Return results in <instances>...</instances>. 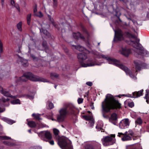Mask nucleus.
<instances>
[{"label":"nucleus","mask_w":149,"mask_h":149,"mask_svg":"<svg viewBox=\"0 0 149 149\" xmlns=\"http://www.w3.org/2000/svg\"><path fill=\"white\" fill-rule=\"evenodd\" d=\"M83 101V99L81 98H79L77 100L78 103L79 104L82 103Z\"/></svg>","instance_id":"nucleus-45"},{"label":"nucleus","mask_w":149,"mask_h":149,"mask_svg":"<svg viewBox=\"0 0 149 149\" xmlns=\"http://www.w3.org/2000/svg\"><path fill=\"white\" fill-rule=\"evenodd\" d=\"M32 116L36 119L38 120L41 119V118H40V114H36L33 113L32 114Z\"/></svg>","instance_id":"nucleus-31"},{"label":"nucleus","mask_w":149,"mask_h":149,"mask_svg":"<svg viewBox=\"0 0 149 149\" xmlns=\"http://www.w3.org/2000/svg\"><path fill=\"white\" fill-rule=\"evenodd\" d=\"M146 128L148 130V132H149V124H148L146 126Z\"/></svg>","instance_id":"nucleus-55"},{"label":"nucleus","mask_w":149,"mask_h":149,"mask_svg":"<svg viewBox=\"0 0 149 149\" xmlns=\"http://www.w3.org/2000/svg\"><path fill=\"white\" fill-rule=\"evenodd\" d=\"M103 116L104 117V118H108L107 116L105 115L104 113H103Z\"/></svg>","instance_id":"nucleus-52"},{"label":"nucleus","mask_w":149,"mask_h":149,"mask_svg":"<svg viewBox=\"0 0 149 149\" xmlns=\"http://www.w3.org/2000/svg\"><path fill=\"white\" fill-rule=\"evenodd\" d=\"M57 86L55 85V88H56Z\"/></svg>","instance_id":"nucleus-63"},{"label":"nucleus","mask_w":149,"mask_h":149,"mask_svg":"<svg viewBox=\"0 0 149 149\" xmlns=\"http://www.w3.org/2000/svg\"><path fill=\"white\" fill-rule=\"evenodd\" d=\"M58 144L62 149H73L71 142L65 137H61L58 141Z\"/></svg>","instance_id":"nucleus-7"},{"label":"nucleus","mask_w":149,"mask_h":149,"mask_svg":"<svg viewBox=\"0 0 149 149\" xmlns=\"http://www.w3.org/2000/svg\"><path fill=\"white\" fill-rule=\"evenodd\" d=\"M22 22L21 21L18 23L17 25V29L20 31H22Z\"/></svg>","instance_id":"nucleus-29"},{"label":"nucleus","mask_w":149,"mask_h":149,"mask_svg":"<svg viewBox=\"0 0 149 149\" xmlns=\"http://www.w3.org/2000/svg\"><path fill=\"white\" fill-rule=\"evenodd\" d=\"M3 44L0 40V54L2 53L3 52Z\"/></svg>","instance_id":"nucleus-35"},{"label":"nucleus","mask_w":149,"mask_h":149,"mask_svg":"<svg viewBox=\"0 0 149 149\" xmlns=\"http://www.w3.org/2000/svg\"><path fill=\"white\" fill-rule=\"evenodd\" d=\"M80 38L83 40L84 39V36H82L81 34L80 36Z\"/></svg>","instance_id":"nucleus-54"},{"label":"nucleus","mask_w":149,"mask_h":149,"mask_svg":"<svg viewBox=\"0 0 149 149\" xmlns=\"http://www.w3.org/2000/svg\"><path fill=\"white\" fill-rule=\"evenodd\" d=\"M24 62H22V65L26 67L28 65V61L26 60H24Z\"/></svg>","instance_id":"nucleus-39"},{"label":"nucleus","mask_w":149,"mask_h":149,"mask_svg":"<svg viewBox=\"0 0 149 149\" xmlns=\"http://www.w3.org/2000/svg\"><path fill=\"white\" fill-rule=\"evenodd\" d=\"M127 134H128L130 135L131 137L134 135V133L131 130H129L128 132L127 131Z\"/></svg>","instance_id":"nucleus-38"},{"label":"nucleus","mask_w":149,"mask_h":149,"mask_svg":"<svg viewBox=\"0 0 149 149\" xmlns=\"http://www.w3.org/2000/svg\"><path fill=\"white\" fill-rule=\"evenodd\" d=\"M31 57L32 58H33V59H36V58L35 56L32 54V55H31Z\"/></svg>","instance_id":"nucleus-53"},{"label":"nucleus","mask_w":149,"mask_h":149,"mask_svg":"<svg viewBox=\"0 0 149 149\" xmlns=\"http://www.w3.org/2000/svg\"><path fill=\"white\" fill-rule=\"evenodd\" d=\"M115 35L113 41H120L123 40L124 33L120 29L115 30Z\"/></svg>","instance_id":"nucleus-10"},{"label":"nucleus","mask_w":149,"mask_h":149,"mask_svg":"<svg viewBox=\"0 0 149 149\" xmlns=\"http://www.w3.org/2000/svg\"><path fill=\"white\" fill-rule=\"evenodd\" d=\"M49 143L51 145H53L54 144V142L53 140H49L48 141Z\"/></svg>","instance_id":"nucleus-51"},{"label":"nucleus","mask_w":149,"mask_h":149,"mask_svg":"<svg viewBox=\"0 0 149 149\" xmlns=\"http://www.w3.org/2000/svg\"><path fill=\"white\" fill-rule=\"evenodd\" d=\"M34 15L39 17H42L43 16V15L41 12H39L38 13L35 14Z\"/></svg>","instance_id":"nucleus-36"},{"label":"nucleus","mask_w":149,"mask_h":149,"mask_svg":"<svg viewBox=\"0 0 149 149\" xmlns=\"http://www.w3.org/2000/svg\"><path fill=\"white\" fill-rule=\"evenodd\" d=\"M31 14H28L27 15L26 20L27 23L29 25H30L31 22Z\"/></svg>","instance_id":"nucleus-28"},{"label":"nucleus","mask_w":149,"mask_h":149,"mask_svg":"<svg viewBox=\"0 0 149 149\" xmlns=\"http://www.w3.org/2000/svg\"><path fill=\"white\" fill-rule=\"evenodd\" d=\"M48 17L49 19V20L51 22L52 24L54 25V26L56 28L58 29H59V28H58V25L56 24V23L54 22V19L53 18H52L51 15H48Z\"/></svg>","instance_id":"nucleus-26"},{"label":"nucleus","mask_w":149,"mask_h":149,"mask_svg":"<svg viewBox=\"0 0 149 149\" xmlns=\"http://www.w3.org/2000/svg\"><path fill=\"white\" fill-rule=\"evenodd\" d=\"M76 110L74 106L71 104H67L64 107L62 108L59 111V114L57 117L59 122L63 121L67 115H74Z\"/></svg>","instance_id":"nucleus-3"},{"label":"nucleus","mask_w":149,"mask_h":149,"mask_svg":"<svg viewBox=\"0 0 149 149\" xmlns=\"http://www.w3.org/2000/svg\"><path fill=\"white\" fill-rule=\"evenodd\" d=\"M40 31L41 33H43L47 37L49 38L50 37V33L47 30L41 28L40 29Z\"/></svg>","instance_id":"nucleus-22"},{"label":"nucleus","mask_w":149,"mask_h":149,"mask_svg":"<svg viewBox=\"0 0 149 149\" xmlns=\"http://www.w3.org/2000/svg\"><path fill=\"white\" fill-rule=\"evenodd\" d=\"M49 107L50 109H52L54 107V104L50 102L49 104Z\"/></svg>","instance_id":"nucleus-49"},{"label":"nucleus","mask_w":149,"mask_h":149,"mask_svg":"<svg viewBox=\"0 0 149 149\" xmlns=\"http://www.w3.org/2000/svg\"><path fill=\"white\" fill-rule=\"evenodd\" d=\"M88 95V92L86 93V95H84V97H87Z\"/></svg>","instance_id":"nucleus-57"},{"label":"nucleus","mask_w":149,"mask_h":149,"mask_svg":"<svg viewBox=\"0 0 149 149\" xmlns=\"http://www.w3.org/2000/svg\"><path fill=\"white\" fill-rule=\"evenodd\" d=\"M102 107L103 111L109 112L111 109H120L121 108V104L118 100L114 98L113 95L108 94L102 103Z\"/></svg>","instance_id":"nucleus-1"},{"label":"nucleus","mask_w":149,"mask_h":149,"mask_svg":"<svg viewBox=\"0 0 149 149\" xmlns=\"http://www.w3.org/2000/svg\"><path fill=\"white\" fill-rule=\"evenodd\" d=\"M10 3L13 8H15L19 12H20V10L19 4L16 3L14 0H10Z\"/></svg>","instance_id":"nucleus-18"},{"label":"nucleus","mask_w":149,"mask_h":149,"mask_svg":"<svg viewBox=\"0 0 149 149\" xmlns=\"http://www.w3.org/2000/svg\"><path fill=\"white\" fill-rule=\"evenodd\" d=\"M118 136L121 137L122 140L123 141H130L132 139L131 136L127 134V131L125 132L124 134L121 132H119Z\"/></svg>","instance_id":"nucleus-12"},{"label":"nucleus","mask_w":149,"mask_h":149,"mask_svg":"<svg viewBox=\"0 0 149 149\" xmlns=\"http://www.w3.org/2000/svg\"><path fill=\"white\" fill-rule=\"evenodd\" d=\"M128 106L129 107L132 108L134 106V104L133 102H128Z\"/></svg>","instance_id":"nucleus-43"},{"label":"nucleus","mask_w":149,"mask_h":149,"mask_svg":"<svg viewBox=\"0 0 149 149\" xmlns=\"http://www.w3.org/2000/svg\"><path fill=\"white\" fill-rule=\"evenodd\" d=\"M28 125L31 127H35L36 126V123L33 121H30L28 123Z\"/></svg>","instance_id":"nucleus-25"},{"label":"nucleus","mask_w":149,"mask_h":149,"mask_svg":"<svg viewBox=\"0 0 149 149\" xmlns=\"http://www.w3.org/2000/svg\"><path fill=\"white\" fill-rule=\"evenodd\" d=\"M130 123L128 118L122 120L119 123V127L121 129L127 128L129 125Z\"/></svg>","instance_id":"nucleus-13"},{"label":"nucleus","mask_w":149,"mask_h":149,"mask_svg":"<svg viewBox=\"0 0 149 149\" xmlns=\"http://www.w3.org/2000/svg\"><path fill=\"white\" fill-rule=\"evenodd\" d=\"M131 148L132 149H142L140 143H136L132 145Z\"/></svg>","instance_id":"nucleus-24"},{"label":"nucleus","mask_w":149,"mask_h":149,"mask_svg":"<svg viewBox=\"0 0 149 149\" xmlns=\"http://www.w3.org/2000/svg\"><path fill=\"white\" fill-rule=\"evenodd\" d=\"M124 35L127 37L132 38L135 40V41L130 40V42H131L132 45L136 49V56L137 54L138 55L145 56L147 57L149 56V52L144 49L143 47L139 43V39L136 36L128 32H125L124 33Z\"/></svg>","instance_id":"nucleus-2"},{"label":"nucleus","mask_w":149,"mask_h":149,"mask_svg":"<svg viewBox=\"0 0 149 149\" xmlns=\"http://www.w3.org/2000/svg\"><path fill=\"white\" fill-rule=\"evenodd\" d=\"M7 122L8 123L10 124H12L15 122L13 120L10 119L7 120Z\"/></svg>","instance_id":"nucleus-46"},{"label":"nucleus","mask_w":149,"mask_h":149,"mask_svg":"<svg viewBox=\"0 0 149 149\" xmlns=\"http://www.w3.org/2000/svg\"><path fill=\"white\" fill-rule=\"evenodd\" d=\"M72 46L74 47L76 49L79 51L83 52V53L87 52V50L82 46L80 45L77 46L73 45H72Z\"/></svg>","instance_id":"nucleus-20"},{"label":"nucleus","mask_w":149,"mask_h":149,"mask_svg":"<svg viewBox=\"0 0 149 149\" xmlns=\"http://www.w3.org/2000/svg\"><path fill=\"white\" fill-rule=\"evenodd\" d=\"M143 123V120L140 117H137L135 121L136 125H141Z\"/></svg>","instance_id":"nucleus-23"},{"label":"nucleus","mask_w":149,"mask_h":149,"mask_svg":"<svg viewBox=\"0 0 149 149\" xmlns=\"http://www.w3.org/2000/svg\"><path fill=\"white\" fill-rule=\"evenodd\" d=\"M119 52L122 55L126 57L128 56L129 54L131 53V50L126 48H122Z\"/></svg>","instance_id":"nucleus-16"},{"label":"nucleus","mask_w":149,"mask_h":149,"mask_svg":"<svg viewBox=\"0 0 149 149\" xmlns=\"http://www.w3.org/2000/svg\"><path fill=\"white\" fill-rule=\"evenodd\" d=\"M88 113H90V112H90V111H88Z\"/></svg>","instance_id":"nucleus-64"},{"label":"nucleus","mask_w":149,"mask_h":149,"mask_svg":"<svg viewBox=\"0 0 149 149\" xmlns=\"http://www.w3.org/2000/svg\"><path fill=\"white\" fill-rule=\"evenodd\" d=\"M42 45L43 47L45 49L48 48V47L47 45V42L46 41L44 40L42 42Z\"/></svg>","instance_id":"nucleus-37"},{"label":"nucleus","mask_w":149,"mask_h":149,"mask_svg":"<svg viewBox=\"0 0 149 149\" xmlns=\"http://www.w3.org/2000/svg\"><path fill=\"white\" fill-rule=\"evenodd\" d=\"M143 90H141L138 91L134 92L132 93V95L131 94L125 95L122 94L120 95L121 96L127 97H128L134 98H137L142 96L143 95Z\"/></svg>","instance_id":"nucleus-11"},{"label":"nucleus","mask_w":149,"mask_h":149,"mask_svg":"<svg viewBox=\"0 0 149 149\" xmlns=\"http://www.w3.org/2000/svg\"><path fill=\"white\" fill-rule=\"evenodd\" d=\"M3 110L1 107H0V112H2L3 111Z\"/></svg>","instance_id":"nucleus-58"},{"label":"nucleus","mask_w":149,"mask_h":149,"mask_svg":"<svg viewBox=\"0 0 149 149\" xmlns=\"http://www.w3.org/2000/svg\"><path fill=\"white\" fill-rule=\"evenodd\" d=\"M37 134L41 139L46 142L51 140L52 138V134L48 130L42 131Z\"/></svg>","instance_id":"nucleus-9"},{"label":"nucleus","mask_w":149,"mask_h":149,"mask_svg":"<svg viewBox=\"0 0 149 149\" xmlns=\"http://www.w3.org/2000/svg\"><path fill=\"white\" fill-rule=\"evenodd\" d=\"M53 131L54 134L56 136L58 135L59 132V131L56 128H54L53 129Z\"/></svg>","instance_id":"nucleus-34"},{"label":"nucleus","mask_w":149,"mask_h":149,"mask_svg":"<svg viewBox=\"0 0 149 149\" xmlns=\"http://www.w3.org/2000/svg\"><path fill=\"white\" fill-rule=\"evenodd\" d=\"M134 63L135 66L136 71L140 70L141 69V66H142L143 68H147V67L144 66L143 65H146L145 64H142L139 61H134Z\"/></svg>","instance_id":"nucleus-14"},{"label":"nucleus","mask_w":149,"mask_h":149,"mask_svg":"<svg viewBox=\"0 0 149 149\" xmlns=\"http://www.w3.org/2000/svg\"><path fill=\"white\" fill-rule=\"evenodd\" d=\"M103 127V123L102 121H98L96 127V128L98 131L101 130V132H104V129L102 128Z\"/></svg>","instance_id":"nucleus-17"},{"label":"nucleus","mask_w":149,"mask_h":149,"mask_svg":"<svg viewBox=\"0 0 149 149\" xmlns=\"http://www.w3.org/2000/svg\"><path fill=\"white\" fill-rule=\"evenodd\" d=\"M1 139L4 140H8L10 139L11 138L9 137H8L7 136H2Z\"/></svg>","instance_id":"nucleus-47"},{"label":"nucleus","mask_w":149,"mask_h":149,"mask_svg":"<svg viewBox=\"0 0 149 149\" xmlns=\"http://www.w3.org/2000/svg\"><path fill=\"white\" fill-rule=\"evenodd\" d=\"M58 74L56 73H51V77L52 78H53L54 77L57 78L58 77Z\"/></svg>","instance_id":"nucleus-42"},{"label":"nucleus","mask_w":149,"mask_h":149,"mask_svg":"<svg viewBox=\"0 0 149 149\" xmlns=\"http://www.w3.org/2000/svg\"><path fill=\"white\" fill-rule=\"evenodd\" d=\"M86 84L89 86H91L93 85L92 82L91 81L87 82Z\"/></svg>","instance_id":"nucleus-50"},{"label":"nucleus","mask_w":149,"mask_h":149,"mask_svg":"<svg viewBox=\"0 0 149 149\" xmlns=\"http://www.w3.org/2000/svg\"><path fill=\"white\" fill-rule=\"evenodd\" d=\"M146 93L145 94L144 98L146 99V102L148 103H149V91L147 89L146 90Z\"/></svg>","instance_id":"nucleus-27"},{"label":"nucleus","mask_w":149,"mask_h":149,"mask_svg":"<svg viewBox=\"0 0 149 149\" xmlns=\"http://www.w3.org/2000/svg\"><path fill=\"white\" fill-rule=\"evenodd\" d=\"M10 102L12 104H20V101L19 99L11 100Z\"/></svg>","instance_id":"nucleus-32"},{"label":"nucleus","mask_w":149,"mask_h":149,"mask_svg":"<svg viewBox=\"0 0 149 149\" xmlns=\"http://www.w3.org/2000/svg\"><path fill=\"white\" fill-rule=\"evenodd\" d=\"M17 78L16 82H23L26 81L28 79L34 81H42L43 82H47V80L42 77H40L34 75L31 73L28 72L24 73V75L20 77L16 78Z\"/></svg>","instance_id":"nucleus-4"},{"label":"nucleus","mask_w":149,"mask_h":149,"mask_svg":"<svg viewBox=\"0 0 149 149\" xmlns=\"http://www.w3.org/2000/svg\"><path fill=\"white\" fill-rule=\"evenodd\" d=\"M1 101L3 102H6L8 101L10 99L8 98L5 99L4 97H3L1 99Z\"/></svg>","instance_id":"nucleus-41"},{"label":"nucleus","mask_w":149,"mask_h":149,"mask_svg":"<svg viewBox=\"0 0 149 149\" xmlns=\"http://www.w3.org/2000/svg\"><path fill=\"white\" fill-rule=\"evenodd\" d=\"M4 0H1V4L2 6L4 5Z\"/></svg>","instance_id":"nucleus-56"},{"label":"nucleus","mask_w":149,"mask_h":149,"mask_svg":"<svg viewBox=\"0 0 149 149\" xmlns=\"http://www.w3.org/2000/svg\"><path fill=\"white\" fill-rule=\"evenodd\" d=\"M83 118L86 120L91 121L94 123V120L93 117L91 116L84 115L83 116Z\"/></svg>","instance_id":"nucleus-21"},{"label":"nucleus","mask_w":149,"mask_h":149,"mask_svg":"<svg viewBox=\"0 0 149 149\" xmlns=\"http://www.w3.org/2000/svg\"><path fill=\"white\" fill-rule=\"evenodd\" d=\"M101 56L102 58L106 59L108 61L109 63L119 67L124 70L127 74H129L131 77L134 79H136V77L132 74L131 71L129 70L127 67L120 64V61H119L109 57L108 56H106L104 55H102Z\"/></svg>","instance_id":"nucleus-5"},{"label":"nucleus","mask_w":149,"mask_h":149,"mask_svg":"<svg viewBox=\"0 0 149 149\" xmlns=\"http://www.w3.org/2000/svg\"><path fill=\"white\" fill-rule=\"evenodd\" d=\"M53 3V7L54 8H56L58 5V2L57 0H52Z\"/></svg>","instance_id":"nucleus-33"},{"label":"nucleus","mask_w":149,"mask_h":149,"mask_svg":"<svg viewBox=\"0 0 149 149\" xmlns=\"http://www.w3.org/2000/svg\"><path fill=\"white\" fill-rule=\"evenodd\" d=\"M124 25H126V26H127V24H126V23H125V24H124Z\"/></svg>","instance_id":"nucleus-61"},{"label":"nucleus","mask_w":149,"mask_h":149,"mask_svg":"<svg viewBox=\"0 0 149 149\" xmlns=\"http://www.w3.org/2000/svg\"><path fill=\"white\" fill-rule=\"evenodd\" d=\"M117 114L115 113H113L111 115L109 119V121L113 124H115L114 122L117 120Z\"/></svg>","instance_id":"nucleus-19"},{"label":"nucleus","mask_w":149,"mask_h":149,"mask_svg":"<svg viewBox=\"0 0 149 149\" xmlns=\"http://www.w3.org/2000/svg\"><path fill=\"white\" fill-rule=\"evenodd\" d=\"M115 136V134L103 136L101 139L103 145L106 146L113 145L116 141Z\"/></svg>","instance_id":"nucleus-8"},{"label":"nucleus","mask_w":149,"mask_h":149,"mask_svg":"<svg viewBox=\"0 0 149 149\" xmlns=\"http://www.w3.org/2000/svg\"><path fill=\"white\" fill-rule=\"evenodd\" d=\"M86 52L79 53L78 54L77 57L80 65L83 67H90L95 65H100V64H97L95 61L92 59H90L87 61V63H85L83 62L86 59L87 56Z\"/></svg>","instance_id":"nucleus-6"},{"label":"nucleus","mask_w":149,"mask_h":149,"mask_svg":"<svg viewBox=\"0 0 149 149\" xmlns=\"http://www.w3.org/2000/svg\"><path fill=\"white\" fill-rule=\"evenodd\" d=\"M3 143L6 145L11 146L12 145V143L8 141H4L3 142Z\"/></svg>","instance_id":"nucleus-44"},{"label":"nucleus","mask_w":149,"mask_h":149,"mask_svg":"<svg viewBox=\"0 0 149 149\" xmlns=\"http://www.w3.org/2000/svg\"><path fill=\"white\" fill-rule=\"evenodd\" d=\"M81 33L79 32H77V33H73V36L74 38L76 39H78L80 38V36Z\"/></svg>","instance_id":"nucleus-30"},{"label":"nucleus","mask_w":149,"mask_h":149,"mask_svg":"<svg viewBox=\"0 0 149 149\" xmlns=\"http://www.w3.org/2000/svg\"><path fill=\"white\" fill-rule=\"evenodd\" d=\"M129 100H127L126 101V102H128V101Z\"/></svg>","instance_id":"nucleus-62"},{"label":"nucleus","mask_w":149,"mask_h":149,"mask_svg":"<svg viewBox=\"0 0 149 149\" xmlns=\"http://www.w3.org/2000/svg\"><path fill=\"white\" fill-rule=\"evenodd\" d=\"M39 126L41 128L48 127V126L47 125L45 124L42 123H40L39 124Z\"/></svg>","instance_id":"nucleus-40"},{"label":"nucleus","mask_w":149,"mask_h":149,"mask_svg":"<svg viewBox=\"0 0 149 149\" xmlns=\"http://www.w3.org/2000/svg\"><path fill=\"white\" fill-rule=\"evenodd\" d=\"M37 11V5L36 4H35L34 8L33 9V13H34V15L36 13V12Z\"/></svg>","instance_id":"nucleus-48"},{"label":"nucleus","mask_w":149,"mask_h":149,"mask_svg":"<svg viewBox=\"0 0 149 149\" xmlns=\"http://www.w3.org/2000/svg\"><path fill=\"white\" fill-rule=\"evenodd\" d=\"M28 132L30 133H31V130H29L28 131Z\"/></svg>","instance_id":"nucleus-60"},{"label":"nucleus","mask_w":149,"mask_h":149,"mask_svg":"<svg viewBox=\"0 0 149 149\" xmlns=\"http://www.w3.org/2000/svg\"><path fill=\"white\" fill-rule=\"evenodd\" d=\"M0 88L1 89V93L4 96L8 97H11L13 99H15L17 97L16 96H13L11 95L9 92L5 91L2 87H0Z\"/></svg>","instance_id":"nucleus-15"},{"label":"nucleus","mask_w":149,"mask_h":149,"mask_svg":"<svg viewBox=\"0 0 149 149\" xmlns=\"http://www.w3.org/2000/svg\"><path fill=\"white\" fill-rule=\"evenodd\" d=\"M143 128H142L141 129H140V132H141V133H142V130H143Z\"/></svg>","instance_id":"nucleus-59"}]
</instances>
